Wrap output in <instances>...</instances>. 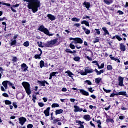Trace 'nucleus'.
Masks as SVG:
<instances>
[{"label":"nucleus","instance_id":"nucleus-44","mask_svg":"<svg viewBox=\"0 0 128 128\" xmlns=\"http://www.w3.org/2000/svg\"><path fill=\"white\" fill-rule=\"evenodd\" d=\"M42 56V54H36L34 56V58L36 59L38 58L39 60H40V56Z\"/></svg>","mask_w":128,"mask_h":128},{"label":"nucleus","instance_id":"nucleus-13","mask_svg":"<svg viewBox=\"0 0 128 128\" xmlns=\"http://www.w3.org/2000/svg\"><path fill=\"white\" fill-rule=\"evenodd\" d=\"M76 123L80 124V126L78 128H84V126L82 125L84 124V122H82L80 120H76Z\"/></svg>","mask_w":128,"mask_h":128},{"label":"nucleus","instance_id":"nucleus-62","mask_svg":"<svg viewBox=\"0 0 128 128\" xmlns=\"http://www.w3.org/2000/svg\"><path fill=\"white\" fill-rule=\"evenodd\" d=\"M2 96H4L5 98H8V94L4 92V93H3Z\"/></svg>","mask_w":128,"mask_h":128},{"label":"nucleus","instance_id":"nucleus-31","mask_svg":"<svg viewBox=\"0 0 128 128\" xmlns=\"http://www.w3.org/2000/svg\"><path fill=\"white\" fill-rule=\"evenodd\" d=\"M40 68H44V60L40 61Z\"/></svg>","mask_w":128,"mask_h":128},{"label":"nucleus","instance_id":"nucleus-9","mask_svg":"<svg viewBox=\"0 0 128 128\" xmlns=\"http://www.w3.org/2000/svg\"><path fill=\"white\" fill-rule=\"evenodd\" d=\"M38 84H40V86H46V84L48 86L50 84H48V82H46V80L38 81Z\"/></svg>","mask_w":128,"mask_h":128},{"label":"nucleus","instance_id":"nucleus-39","mask_svg":"<svg viewBox=\"0 0 128 128\" xmlns=\"http://www.w3.org/2000/svg\"><path fill=\"white\" fill-rule=\"evenodd\" d=\"M79 73L81 74V76H86V71L84 72V70H81L80 72H79Z\"/></svg>","mask_w":128,"mask_h":128},{"label":"nucleus","instance_id":"nucleus-25","mask_svg":"<svg viewBox=\"0 0 128 128\" xmlns=\"http://www.w3.org/2000/svg\"><path fill=\"white\" fill-rule=\"evenodd\" d=\"M66 52H68L69 54H76V50H74L73 51H72L70 49L66 48L65 50Z\"/></svg>","mask_w":128,"mask_h":128},{"label":"nucleus","instance_id":"nucleus-6","mask_svg":"<svg viewBox=\"0 0 128 128\" xmlns=\"http://www.w3.org/2000/svg\"><path fill=\"white\" fill-rule=\"evenodd\" d=\"M18 120H19V124L21 126H22L23 124H24V122H26V118L22 116L18 118Z\"/></svg>","mask_w":128,"mask_h":128},{"label":"nucleus","instance_id":"nucleus-19","mask_svg":"<svg viewBox=\"0 0 128 128\" xmlns=\"http://www.w3.org/2000/svg\"><path fill=\"white\" fill-rule=\"evenodd\" d=\"M116 96H126V91H122L116 94Z\"/></svg>","mask_w":128,"mask_h":128},{"label":"nucleus","instance_id":"nucleus-40","mask_svg":"<svg viewBox=\"0 0 128 128\" xmlns=\"http://www.w3.org/2000/svg\"><path fill=\"white\" fill-rule=\"evenodd\" d=\"M0 4H3V6H10V4L4 3V2H0Z\"/></svg>","mask_w":128,"mask_h":128},{"label":"nucleus","instance_id":"nucleus-5","mask_svg":"<svg viewBox=\"0 0 128 128\" xmlns=\"http://www.w3.org/2000/svg\"><path fill=\"white\" fill-rule=\"evenodd\" d=\"M28 66H26V64L23 63L21 64V70L22 72H26L28 70Z\"/></svg>","mask_w":128,"mask_h":128},{"label":"nucleus","instance_id":"nucleus-29","mask_svg":"<svg viewBox=\"0 0 128 128\" xmlns=\"http://www.w3.org/2000/svg\"><path fill=\"white\" fill-rule=\"evenodd\" d=\"M102 30H104V36H106V34H110V32H108V30H106V27H103L102 28Z\"/></svg>","mask_w":128,"mask_h":128},{"label":"nucleus","instance_id":"nucleus-23","mask_svg":"<svg viewBox=\"0 0 128 128\" xmlns=\"http://www.w3.org/2000/svg\"><path fill=\"white\" fill-rule=\"evenodd\" d=\"M110 58L112 60H115V62H120V60H118V58H116L114 56H112V54L110 55Z\"/></svg>","mask_w":128,"mask_h":128},{"label":"nucleus","instance_id":"nucleus-22","mask_svg":"<svg viewBox=\"0 0 128 128\" xmlns=\"http://www.w3.org/2000/svg\"><path fill=\"white\" fill-rule=\"evenodd\" d=\"M58 74V72H52L50 73L49 80H52V76H56V75Z\"/></svg>","mask_w":128,"mask_h":128},{"label":"nucleus","instance_id":"nucleus-35","mask_svg":"<svg viewBox=\"0 0 128 128\" xmlns=\"http://www.w3.org/2000/svg\"><path fill=\"white\" fill-rule=\"evenodd\" d=\"M100 80H102L100 78H96L95 79V82H96V84H100Z\"/></svg>","mask_w":128,"mask_h":128},{"label":"nucleus","instance_id":"nucleus-48","mask_svg":"<svg viewBox=\"0 0 128 128\" xmlns=\"http://www.w3.org/2000/svg\"><path fill=\"white\" fill-rule=\"evenodd\" d=\"M4 102L6 104H12V102L10 101L9 100H6Z\"/></svg>","mask_w":128,"mask_h":128},{"label":"nucleus","instance_id":"nucleus-12","mask_svg":"<svg viewBox=\"0 0 128 128\" xmlns=\"http://www.w3.org/2000/svg\"><path fill=\"white\" fill-rule=\"evenodd\" d=\"M45 34H46L47 36H54V34H50V31H48V28H45L42 32Z\"/></svg>","mask_w":128,"mask_h":128},{"label":"nucleus","instance_id":"nucleus-45","mask_svg":"<svg viewBox=\"0 0 128 128\" xmlns=\"http://www.w3.org/2000/svg\"><path fill=\"white\" fill-rule=\"evenodd\" d=\"M38 45L40 47V48H44V46H42V42H38Z\"/></svg>","mask_w":128,"mask_h":128},{"label":"nucleus","instance_id":"nucleus-42","mask_svg":"<svg viewBox=\"0 0 128 128\" xmlns=\"http://www.w3.org/2000/svg\"><path fill=\"white\" fill-rule=\"evenodd\" d=\"M106 122H112V124H114V119H107Z\"/></svg>","mask_w":128,"mask_h":128},{"label":"nucleus","instance_id":"nucleus-38","mask_svg":"<svg viewBox=\"0 0 128 128\" xmlns=\"http://www.w3.org/2000/svg\"><path fill=\"white\" fill-rule=\"evenodd\" d=\"M58 106H60V105L56 103H54L52 105V108H58Z\"/></svg>","mask_w":128,"mask_h":128},{"label":"nucleus","instance_id":"nucleus-8","mask_svg":"<svg viewBox=\"0 0 128 128\" xmlns=\"http://www.w3.org/2000/svg\"><path fill=\"white\" fill-rule=\"evenodd\" d=\"M118 86H124V78L120 76L118 78Z\"/></svg>","mask_w":128,"mask_h":128},{"label":"nucleus","instance_id":"nucleus-57","mask_svg":"<svg viewBox=\"0 0 128 128\" xmlns=\"http://www.w3.org/2000/svg\"><path fill=\"white\" fill-rule=\"evenodd\" d=\"M12 106H14V108H18V105H16V102H14L12 103Z\"/></svg>","mask_w":128,"mask_h":128},{"label":"nucleus","instance_id":"nucleus-1","mask_svg":"<svg viewBox=\"0 0 128 128\" xmlns=\"http://www.w3.org/2000/svg\"><path fill=\"white\" fill-rule=\"evenodd\" d=\"M24 2H26L28 8L29 10H32L33 14H36L38 8H40V0H22Z\"/></svg>","mask_w":128,"mask_h":128},{"label":"nucleus","instance_id":"nucleus-21","mask_svg":"<svg viewBox=\"0 0 128 128\" xmlns=\"http://www.w3.org/2000/svg\"><path fill=\"white\" fill-rule=\"evenodd\" d=\"M83 118L87 122H90V114H86L84 116Z\"/></svg>","mask_w":128,"mask_h":128},{"label":"nucleus","instance_id":"nucleus-17","mask_svg":"<svg viewBox=\"0 0 128 128\" xmlns=\"http://www.w3.org/2000/svg\"><path fill=\"white\" fill-rule=\"evenodd\" d=\"M120 48L122 52H126V46H124V44L120 43Z\"/></svg>","mask_w":128,"mask_h":128},{"label":"nucleus","instance_id":"nucleus-10","mask_svg":"<svg viewBox=\"0 0 128 128\" xmlns=\"http://www.w3.org/2000/svg\"><path fill=\"white\" fill-rule=\"evenodd\" d=\"M84 72H86V74H92L94 70L92 68H90V67H86L84 69Z\"/></svg>","mask_w":128,"mask_h":128},{"label":"nucleus","instance_id":"nucleus-34","mask_svg":"<svg viewBox=\"0 0 128 128\" xmlns=\"http://www.w3.org/2000/svg\"><path fill=\"white\" fill-rule=\"evenodd\" d=\"M14 44H16V40H12L10 42V46H14Z\"/></svg>","mask_w":128,"mask_h":128},{"label":"nucleus","instance_id":"nucleus-30","mask_svg":"<svg viewBox=\"0 0 128 128\" xmlns=\"http://www.w3.org/2000/svg\"><path fill=\"white\" fill-rule=\"evenodd\" d=\"M44 28H44V26L42 25L39 27V28H38V30H40V32H42L44 30Z\"/></svg>","mask_w":128,"mask_h":128},{"label":"nucleus","instance_id":"nucleus-56","mask_svg":"<svg viewBox=\"0 0 128 128\" xmlns=\"http://www.w3.org/2000/svg\"><path fill=\"white\" fill-rule=\"evenodd\" d=\"M18 60V58L16 56H14L12 58V62H16Z\"/></svg>","mask_w":128,"mask_h":128},{"label":"nucleus","instance_id":"nucleus-51","mask_svg":"<svg viewBox=\"0 0 128 128\" xmlns=\"http://www.w3.org/2000/svg\"><path fill=\"white\" fill-rule=\"evenodd\" d=\"M98 67V68L100 69V68H104V63H102L101 64H100V66L99 65V67Z\"/></svg>","mask_w":128,"mask_h":128},{"label":"nucleus","instance_id":"nucleus-18","mask_svg":"<svg viewBox=\"0 0 128 128\" xmlns=\"http://www.w3.org/2000/svg\"><path fill=\"white\" fill-rule=\"evenodd\" d=\"M50 107L47 108L46 110H44V114L46 116H50Z\"/></svg>","mask_w":128,"mask_h":128},{"label":"nucleus","instance_id":"nucleus-7","mask_svg":"<svg viewBox=\"0 0 128 128\" xmlns=\"http://www.w3.org/2000/svg\"><path fill=\"white\" fill-rule=\"evenodd\" d=\"M83 41L82 38H74V41L72 42V44H82Z\"/></svg>","mask_w":128,"mask_h":128},{"label":"nucleus","instance_id":"nucleus-47","mask_svg":"<svg viewBox=\"0 0 128 128\" xmlns=\"http://www.w3.org/2000/svg\"><path fill=\"white\" fill-rule=\"evenodd\" d=\"M100 42V39L98 38H95L93 41V44H96V42Z\"/></svg>","mask_w":128,"mask_h":128},{"label":"nucleus","instance_id":"nucleus-55","mask_svg":"<svg viewBox=\"0 0 128 128\" xmlns=\"http://www.w3.org/2000/svg\"><path fill=\"white\" fill-rule=\"evenodd\" d=\"M85 82L88 84L89 86H92V82L88 80H86Z\"/></svg>","mask_w":128,"mask_h":128},{"label":"nucleus","instance_id":"nucleus-43","mask_svg":"<svg viewBox=\"0 0 128 128\" xmlns=\"http://www.w3.org/2000/svg\"><path fill=\"white\" fill-rule=\"evenodd\" d=\"M24 46H26L28 47L30 46V42H28V41H26V42H24Z\"/></svg>","mask_w":128,"mask_h":128},{"label":"nucleus","instance_id":"nucleus-58","mask_svg":"<svg viewBox=\"0 0 128 128\" xmlns=\"http://www.w3.org/2000/svg\"><path fill=\"white\" fill-rule=\"evenodd\" d=\"M38 105L40 108H42V106H44V104L42 102H39V103H38Z\"/></svg>","mask_w":128,"mask_h":128},{"label":"nucleus","instance_id":"nucleus-32","mask_svg":"<svg viewBox=\"0 0 128 128\" xmlns=\"http://www.w3.org/2000/svg\"><path fill=\"white\" fill-rule=\"evenodd\" d=\"M96 122H97V124H98V128H102V122L100 121V120H97L96 121Z\"/></svg>","mask_w":128,"mask_h":128},{"label":"nucleus","instance_id":"nucleus-26","mask_svg":"<svg viewBox=\"0 0 128 128\" xmlns=\"http://www.w3.org/2000/svg\"><path fill=\"white\" fill-rule=\"evenodd\" d=\"M24 94H18L16 96V98H18V100H24Z\"/></svg>","mask_w":128,"mask_h":128},{"label":"nucleus","instance_id":"nucleus-4","mask_svg":"<svg viewBox=\"0 0 128 128\" xmlns=\"http://www.w3.org/2000/svg\"><path fill=\"white\" fill-rule=\"evenodd\" d=\"M8 80L4 81L2 82V84L3 86H0V90L2 92H6V90H8Z\"/></svg>","mask_w":128,"mask_h":128},{"label":"nucleus","instance_id":"nucleus-61","mask_svg":"<svg viewBox=\"0 0 128 128\" xmlns=\"http://www.w3.org/2000/svg\"><path fill=\"white\" fill-rule=\"evenodd\" d=\"M95 30L97 34H100V30L96 28Z\"/></svg>","mask_w":128,"mask_h":128},{"label":"nucleus","instance_id":"nucleus-60","mask_svg":"<svg viewBox=\"0 0 128 128\" xmlns=\"http://www.w3.org/2000/svg\"><path fill=\"white\" fill-rule=\"evenodd\" d=\"M11 10H12V12H16V10L14 8L13 6H11L10 7Z\"/></svg>","mask_w":128,"mask_h":128},{"label":"nucleus","instance_id":"nucleus-53","mask_svg":"<svg viewBox=\"0 0 128 128\" xmlns=\"http://www.w3.org/2000/svg\"><path fill=\"white\" fill-rule=\"evenodd\" d=\"M103 90H104V92H106V93L110 92H112V90H106L104 88H103Z\"/></svg>","mask_w":128,"mask_h":128},{"label":"nucleus","instance_id":"nucleus-46","mask_svg":"<svg viewBox=\"0 0 128 128\" xmlns=\"http://www.w3.org/2000/svg\"><path fill=\"white\" fill-rule=\"evenodd\" d=\"M70 48H72V50H74L76 48V46L72 44H70Z\"/></svg>","mask_w":128,"mask_h":128},{"label":"nucleus","instance_id":"nucleus-52","mask_svg":"<svg viewBox=\"0 0 128 128\" xmlns=\"http://www.w3.org/2000/svg\"><path fill=\"white\" fill-rule=\"evenodd\" d=\"M88 90L90 92H94V90H92V88H88Z\"/></svg>","mask_w":128,"mask_h":128},{"label":"nucleus","instance_id":"nucleus-16","mask_svg":"<svg viewBox=\"0 0 128 128\" xmlns=\"http://www.w3.org/2000/svg\"><path fill=\"white\" fill-rule=\"evenodd\" d=\"M47 16L48 17V20H56V16L52 14H48Z\"/></svg>","mask_w":128,"mask_h":128},{"label":"nucleus","instance_id":"nucleus-14","mask_svg":"<svg viewBox=\"0 0 128 128\" xmlns=\"http://www.w3.org/2000/svg\"><path fill=\"white\" fill-rule=\"evenodd\" d=\"M74 112H82V108H80V106H74Z\"/></svg>","mask_w":128,"mask_h":128},{"label":"nucleus","instance_id":"nucleus-15","mask_svg":"<svg viewBox=\"0 0 128 128\" xmlns=\"http://www.w3.org/2000/svg\"><path fill=\"white\" fill-rule=\"evenodd\" d=\"M65 74H68V76H70V78H72V80H74V76H74V74L72 73V72H70V70H68L66 71L65 72Z\"/></svg>","mask_w":128,"mask_h":128},{"label":"nucleus","instance_id":"nucleus-37","mask_svg":"<svg viewBox=\"0 0 128 128\" xmlns=\"http://www.w3.org/2000/svg\"><path fill=\"white\" fill-rule=\"evenodd\" d=\"M115 36H116V40H118L119 42H120V40H122V38L118 35H115Z\"/></svg>","mask_w":128,"mask_h":128},{"label":"nucleus","instance_id":"nucleus-54","mask_svg":"<svg viewBox=\"0 0 128 128\" xmlns=\"http://www.w3.org/2000/svg\"><path fill=\"white\" fill-rule=\"evenodd\" d=\"M92 64H96V66L100 67V64H98V61L94 60V61L92 62Z\"/></svg>","mask_w":128,"mask_h":128},{"label":"nucleus","instance_id":"nucleus-2","mask_svg":"<svg viewBox=\"0 0 128 128\" xmlns=\"http://www.w3.org/2000/svg\"><path fill=\"white\" fill-rule=\"evenodd\" d=\"M22 85L24 86L25 90L28 96H30L32 94V90H30V85L28 82H22Z\"/></svg>","mask_w":128,"mask_h":128},{"label":"nucleus","instance_id":"nucleus-3","mask_svg":"<svg viewBox=\"0 0 128 128\" xmlns=\"http://www.w3.org/2000/svg\"><path fill=\"white\" fill-rule=\"evenodd\" d=\"M58 38H56L50 41H48L44 44V46H46V48H52V46H54V44H56L58 42Z\"/></svg>","mask_w":128,"mask_h":128},{"label":"nucleus","instance_id":"nucleus-64","mask_svg":"<svg viewBox=\"0 0 128 128\" xmlns=\"http://www.w3.org/2000/svg\"><path fill=\"white\" fill-rule=\"evenodd\" d=\"M34 126L32 124H29L27 126V128H32Z\"/></svg>","mask_w":128,"mask_h":128},{"label":"nucleus","instance_id":"nucleus-59","mask_svg":"<svg viewBox=\"0 0 128 128\" xmlns=\"http://www.w3.org/2000/svg\"><path fill=\"white\" fill-rule=\"evenodd\" d=\"M90 18V16L84 15V16L82 17V20H86V18Z\"/></svg>","mask_w":128,"mask_h":128},{"label":"nucleus","instance_id":"nucleus-11","mask_svg":"<svg viewBox=\"0 0 128 128\" xmlns=\"http://www.w3.org/2000/svg\"><path fill=\"white\" fill-rule=\"evenodd\" d=\"M79 90L80 94H82L83 96H90V93H88V92H86L84 89H80Z\"/></svg>","mask_w":128,"mask_h":128},{"label":"nucleus","instance_id":"nucleus-36","mask_svg":"<svg viewBox=\"0 0 128 128\" xmlns=\"http://www.w3.org/2000/svg\"><path fill=\"white\" fill-rule=\"evenodd\" d=\"M72 22H80V18H72Z\"/></svg>","mask_w":128,"mask_h":128},{"label":"nucleus","instance_id":"nucleus-20","mask_svg":"<svg viewBox=\"0 0 128 128\" xmlns=\"http://www.w3.org/2000/svg\"><path fill=\"white\" fill-rule=\"evenodd\" d=\"M82 28L86 34H90V30L86 28V27H84V26H82Z\"/></svg>","mask_w":128,"mask_h":128},{"label":"nucleus","instance_id":"nucleus-41","mask_svg":"<svg viewBox=\"0 0 128 128\" xmlns=\"http://www.w3.org/2000/svg\"><path fill=\"white\" fill-rule=\"evenodd\" d=\"M80 60V58L78 56H76L74 58V60H75V62H78Z\"/></svg>","mask_w":128,"mask_h":128},{"label":"nucleus","instance_id":"nucleus-27","mask_svg":"<svg viewBox=\"0 0 128 128\" xmlns=\"http://www.w3.org/2000/svg\"><path fill=\"white\" fill-rule=\"evenodd\" d=\"M104 4H108V6L110 4H112L114 2V0H104Z\"/></svg>","mask_w":128,"mask_h":128},{"label":"nucleus","instance_id":"nucleus-49","mask_svg":"<svg viewBox=\"0 0 128 128\" xmlns=\"http://www.w3.org/2000/svg\"><path fill=\"white\" fill-rule=\"evenodd\" d=\"M107 70H112V65H108Z\"/></svg>","mask_w":128,"mask_h":128},{"label":"nucleus","instance_id":"nucleus-24","mask_svg":"<svg viewBox=\"0 0 128 128\" xmlns=\"http://www.w3.org/2000/svg\"><path fill=\"white\" fill-rule=\"evenodd\" d=\"M83 4L85 6V7L86 8H87V10H88L90 6V4L88 2H84L83 3Z\"/></svg>","mask_w":128,"mask_h":128},{"label":"nucleus","instance_id":"nucleus-50","mask_svg":"<svg viewBox=\"0 0 128 128\" xmlns=\"http://www.w3.org/2000/svg\"><path fill=\"white\" fill-rule=\"evenodd\" d=\"M58 122H60V119L58 118H57L56 119H54L53 120V124H56Z\"/></svg>","mask_w":128,"mask_h":128},{"label":"nucleus","instance_id":"nucleus-33","mask_svg":"<svg viewBox=\"0 0 128 128\" xmlns=\"http://www.w3.org/2000/svg\"><path fill=\"white\" fill-rule=\"evenodd\" d=\"M8 84L10 86H12V88H13V90H16V87L14 86V84L8 81Z\"/></svg>","mask_w":128,"mask_h":128},{"label":"nucleus","instance_id":"nucleus-28","mask_svg":"<svg viewBox=\"0 0 128 128\" xmlns=\"http://www.w3.org/2000/svg\"><path fill=\"white\" fill-rule=\"evenodd\" d=\"M56 115L58 116V114H62L64 112V110L60 109V110H57L55 112Z\"/></svg>","mask_w":128,"mask_h":128},{"label":"nucleus","instance_id":"nucleus-63","mask_svg":"<svg viewBox=\"0 0 128 128\" xmlns=\"http://www.w3.org/2000/svg\"><path fill=\"white\" fill-rule=\"evenodd\" d=\"M74 26H76V28H79V26H80V24H78V23L75 24H74Z\"/></svg>","mask_w":128,"mask_h":128}]
</instances>
